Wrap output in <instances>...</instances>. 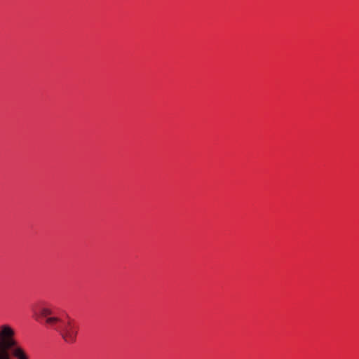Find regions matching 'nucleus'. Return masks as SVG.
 I'll use <instances>...</instances> for the list:
<instances>
[{
	"mask_svg": "<svg viewBox=\"0 0 359 359\" xmlns=\"http://www.w3.org/2000/svg\"><path fill=\"white\" fill-rule=\"evenodd\" d=\"M29 359L25 349L15 339V332L9 325L0 327V359Z\"/></svg>",
	"mask_w": 359,
	"mask_h": 359,
	"instance_id": "f257e3e1",
	"label": "nucleus"
},
{
	"mask_svg": "<svg viewBox=\"0 0 359 359\" xmlns=\"http://www.w3.org/2000/svg\"><path fill=\"white\" fill-rule=\"evenodd\" d=\"M65 321V317L64 318H59V317H55V316H50L48 317L46 319V324L54 327L57 330L60 332L63 323Z\"/></svg>",
	"mask_w": 359,
	"mask_h": 359,
	"instance_id": "7ed1b4c3",
	"label": "nucleus"
},
{
	"mask_svg": "<svg viewBox=\"0 0 359 359\" xmlns=\"http://www.w3.org/2000/svg\"><path fill=\"white\" fill-rule=\"evenodd\" d=\"M79 327L74 319L69 316L65 317V321L60 330L62 338L66 343L72 344L76 341Z\"/></svg>",
	"mask_w": 359,
	"mask_h": 359,
	"instance_id": "f03ea898",
	"label": "nucleus"
},
{
	"mask_svg": "<svg viewBox=\"0 0 359 359\" xmlns=\"http://www.w3.org/2000/svg\"><path fill=\"white\" fill-rule=\"evenodd\" d=\"M35 313H39L41 317L48 318L52 314V310L45 306H37L35 309Z\"/></svg>",
	"mask_w": 359,
	"mask_h": 359,
	"instance_id": "20e7f679",
	"label": "nucleus"
}]
</instances>
